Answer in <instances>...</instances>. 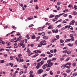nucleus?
Segmentation results:
<instances>
[{
	"label": "nucleus",
	"instance_id": "37998d69",
	"mask_svg": "<svg viewBox=\"0 0 77 77\" xmlns=\"http://www.w3.org/2000/svg\"><path fill=\"white\" fill-rule=\"evenodd\" d=\"M61 4V3H60V2H59L57 3V5H60Z\"/></svg>",
	"mask_w": 77,
	"mask_h": 77
},
{
	"label": "nucleus",
	"instance_id": "dca6fc26",
	"mask_svg": "<svg viewBox=\"0 0 77 77\" xmlns=\"http://www.w3.org/2000/svg\"><path fill=\"white\" fill-rule=\"evenodd\" d=\"M41 56H43V57H44L45 56V54H42L40 55Z\"/></svg>",
	"mask_w": 77,
	"mask_h": 77
},
{
	"label": "nucleus",
	"instance_id": "cd10ccee",
	"mask_svg": "<svg viewBox=\"0 0 77 77\" xmlns=\"http://www.w3.org/2000/svg\"><path fill=\"white\" fill-rule=\"evenodd\" d=\"M56 60V58L54 57L53 58V59L51 60L52 61H53V60Z\"/></svg>",
	"mask_w": 77,
	"mask_h": 77
},
{
	"label": "nucleus",
	"instance_id": "58836bf2",
	"mask_svg": "<svg viewBox=\"0 0 77 77\" xmlns=\"http://www.w3.org/2000/svg\"><path fill=\"white\" fill-rule=\"evenodd\" d=\"M34 77V75L32 74H31L30 75L29 77Z\"/></svg>",
	"mask_w": 77,
	"mask_h": 77
},
{
	"label": "nucleus",
	"instance_id": "0e129e2a",
	"mask_svg": "<svg viewBox=\"0 0 77 77\" xmlns=\"http://www.w3.org/2000/svg\"><path fill=\"white\" fill-rule=\"evenodd\" d=\"M72 23H75V20H72V21H71Z\"/></svg>",
	"mask_w": 77,
	"mask_h": 77
},
{
	"label": "nucleus",
	"instance_id": "5fc2aeb1",
	"mask_svg": "<svg viewBox=\"0 0 77 77\" xmlns=\"http://www.w3.org/2000/svg\"><path fill=\"white\" fill-rule=\"evenodd\" d=\"M1 63H4V60H1L0 61Z\"/></svg>",
	"mask_w": 77,
	"mask_h": 77
},
{
	"label": "nucleus",
	"instance_id": "a18cd8bd",
	"mask_svg": "<svg viewBox=\"0 0 77 77\" xmlns=\"http://www.w3.org/2000/svg\"><path fill=\"white\" fill-rule=\"evenodd\" d=\"M61 15H63V14H60L58 15V18H59V17H60Z\"/></svg>",
	"mask_w": 77,
	"mask_h": 77
},
{
	"label": "nucleus",
	"instance_id": "f3484780",
	"mask_svg": "<svg viewBox=\"0 0 77 77\" xmlns=\"http://www.w3.org/2000/svg\"><path fill=\"white\" fill-rule=\"evenodd\" d=\"M57 19H58V18H56L54 19H53L52 20V21H54V22L56 21H57Z\"/></svg>",
	"mask_w": 77,
	"mask_h": 77
},
{
	"label": "nucleus",
	"instance_id": "393cba45",
	"mask_svg": "<svg viewBox=\"0 0 77 77\" xmlns=\"http://www.w3.org/2000/svg\"><path fill=\"white\" fill-rule=\"evenodd\" d=\"M35 6H36L35 7V9H39V7H38V5H35Z\"/></svg>",
	"mask_w": 77,
	"mask_h": 77
},
{
	"label": "nucleus",
	"instance_id": "423d86ee",
	"mask_svg": "<svg viewBox=\"0 0 77 77\" xmlns=\"http://www.w3.org/2000/svg\"><path fill=\"white\" fill-rule=\"evenodd\" d=\"M66 64L65 65H63L62 66H61V68L63 69H64V68H65V67H66Z\"/></svg>",
	"mask_w": 77,
	"mask_h": 77
},
{
	"label": "nucleus",
	"instance_id": "c03bdc74",
	"mask_svg": "<svg viewBox=\"0 0 77 77\" xmlns=\"http://www.w3.org/2000/svg\"><path fill=\"white\" fill-rule=\"evenodd\" d=\"M50 74L51 75H53V71H51L50 72Z\"/></svg>",
	"mask_w": 77,
	"mask_h": 77
},
{
	"label": "nucleus",
	"instance_id": "de8ad7c7",
	"mask_svg": "<svg viewBox=\"0 0 77 77\" xmlns=\"http://www.w3.org/2000/svg\"><path fill=\"white\" fill-rule=\"evenodd\" d=\"M47 74L46 73H45L44 74H43V77H45L46 76H47Z\"/></svg>",
	"mask_w": 77,
	"mask_h": 77
},
{
	"label": "nucleus",
	"instance_id": "6ab92c4d",
	"mask_svg": "<svg viewBox=\"0 0 77 77\" xmlns=\"http://www.w3.org/2000/svg\"><path fill=\"white\" fill-rule=\"evenodd\" d=\"M54 17V16L52 15H50L49 18H53Z\"/></svg>",
	"mask_w": 77,
	"mask_h": 77
},
{
	"label": "nucleus",
	"instance_id": "c756f323",
	"mask_svg": "<svg viewBox=\"0 0 77 77\" xmlns=\"http://www.w3.org/2000/svg\"><path fill=\"white\" fill-rule=\"evenodd\" d=\"M71 39L72 41H74V37H72L71 38Z\"/></svg>",
	"mask_w": 77,
	"mask_h": 77
},
{
	"label": "nucleus",
	"instance_id": "2eb2a0df",
	"mask_svg": "<svg viewBox=\"0 0 77 77\" xmlns=\"http://www.w3.org/2000/svg\"><path fill=\"white\" fill-rule=\"evenodd\" d=\"M69 59H70V57H67L66 59L65 60L66 62H67V61H68V60H69Z\"/></svg>",
	"mask_w": 77,
	"mask_h": 77
},
{
	"label": "nucleus",
	"instance_id": "774afa93",
	"mask_svg": "<svg viewBox=\"0 0 77 77\" xmlns=\"http://www.w3.org/2000/svg\"><path fill=\"white\" fill-rule=\"evenodd\" d=\"M50 52H51V53H53V50H52L50 51Z\"/></svg>",
	"mask_w": 77,
	"mask_h": 77
},
{
	"label": "nucleus",
	"instance_id": "e2e57ef3",
	"mask_svg": "<svg viewBox=\"0 0 77 77\" xmlns=\"http://www.w3.org/2000/svg\"><path fill=\"white\" fill-rule=\"evenodd\" d=\"M41 29V27H39L38 28V31H40Z\"/></svg>",
	"mask_w": 77,
	"mask_h": 77
},
{
	"label": "nucleus",
	"instance_id": "4d7b16f0",
	"mask_svg": "<svg viewBox=\"0 0 77 77\" xmlns=\"http://www.w3.org/2000/svg\"><path fill=\"white\" fill-rule=\"evenodd\" d=\"M47 54H51V53L49 51H47L46 52Z\"/></svg>",
	"mask_w": 77,
	"mask_h": 77
},
{
	"label": "nucleus",
	"instance_id": "2f4dec72",
	"mask_svg": "<svg viewBox=\"0 0 77 77\" xmlns=\"http://www.w3.org/2000/svg\"><path fill=\"white\" fill-rule=\"evenodd\" d=\"M23 68H25L26 69V68H28V66H26V65H24L23 66Z\"/></svg>",
	"mask_w": 77,
	"mask_h": 77
},
{
	"label": "nucleus",
	"instance_id": "f257e3e1",
	"mask_svg": "<svg viewBox=\"0 0 77 77\" xmlns=\"http://www.w3.org/2000/svg\"><path fill=\"white\" fill-rule=\"evenodd\" d=\"M44 63V60H42L40 62L38 63H37V65L36 66V68H37V69H38L40 67H41V66L43 65V63Z\"/></svg>",
	"mask_w": 77,
	"mask_h": 77
},
{
	"label": "nucleus",
	"instance_id": "9d476101",
	"mask_svg": "<svg viewBox=\"0 0 77 77\" xmlns=\"http://www.w3.org/2000/svg\"><path fill=\"white\" fill-rule=\"evenodd\" d=\"M32 38L33 39H35V35H31Z\"/></svg>",
	"mask_w": 77,
	"mask_h": 77
},
{
	"label": "nucleus",
	"instance_id": "79ce46f5",
	"mask_svg": "<svg viewBox=\"0 0 77 77\" xmlns=\"http://www.w3.org/2000/svg\"><path fill=\"white\" fill-rule=\"evenodd\" d=\"M60 43H63L64 42V41L62 40V39H60Z\"/></svg>",
	"mask_w": 77,
	"mask_h": 77
},
{
	"label": "nucleus",
	"instance_id": "1a4fd4ad",
	"mask_svg": "<svg viewBox=\"0 0 77 77\" xmlns=\"http://www.w3.org/2000/svg\"><path fill=\"white\" fill-rule=\"evenodd\" d=\"M67 54L69 55L70 54H71V51L69 50L68 51H67Z\"/></svg>",
	"mask_w": 77,
	"mask_h": 77
},
{
	"label": "nucleus",
	"instance_id": "bb28decb",
	"mask_svg": "<svg viewBox=\"0 0 77 77\" xmlns=\"http://www.w3.org/2000/svg\"><path fill=\"white\" fill-rule=\"evenodd\" d=\"M51 60H48L47 61V63H49V62H51Z\"/></svg>",
	"mask_w": 77,
	"mask_h": 77
},
{
	"label": "nucleus",
	"instance_id": "412c9836",
	"mask_svg": "<svg viewBox=\"0 0 77 77\" xmlns=\"http://www.w3.org/2000/svg\"><path fill=\"white\" fill-rule=\"evenodd\" d=\"M56 38H57V39H59V35H56L55 36Z\"/></svg>",
	"mask_w": 77,
	"mask_h": 77
},
{
	"label": "nucleus",
	"instance_id": "a19ab883",
	"mask_svg": "<svg viewBox=\"0 0 77 77\" xmlns=\"http://www.w3.org/2000/svg\"><path fill=\"white\" fill-rule=\"evenodd\" d=\"M60 60L61 61H62V60H64V58H63V57L61 58H60Z\"/></svg>",
	"mask_w": 77,
	"mask_h": 77
},
{
	"label": "nucleus",
	"instance_id": "c9c22d12",
	"mask_svg": "<svg viewBox=\"0 0 77 77\" xmlns=\"http://www.w3.org/2000/svg\"><path fill=\"white\" fill-rule=\"evenodd\" d=\"M53 56V54H52L48 56L49 57H51Z\"/></svg>",
	"mask_w": 77,
	"mask_h": 77
},
{
	"label": "nucleus",
	"instance_id": "4468645a",
	"mask_svg": "<svg viewBox=\"0 0 77 77\" xmlns=\"http://www.w3.org/2000/svg\"><path fill=\"white\" fill-rule=\"evenodd\" d=\"M45 35V32H42V36H44Z\"/></svg>",
	"mask_w": 77,
	"mask_h": 77
},
{
	"label": "nucleus",
	"instance_id": "f704fd0d",
	"mask_svg": "<svg viewBox=\"0 0 77 77\" xmlns=\"http://www.w3.org/2000/svg\"><path fill=\"white\" fill-rule=\"evenodd\" d=\"M41 59H42L41 58H40L38 60H37L36 62H40V61H41Z\"/></svg>",
	"mask_w": 77,
	"mask_h": 77
},
{
	"label": "nucleus",
	"instance_id": "3c124183",
	"mask_svg": "<svg viewBox=\"0 0 77 77\" xmlns=\"http://www.w3.org/2000/svg\"><path fill=\"white\" fill-rule=\"evenodd\" d=\"M42 60H47V57H46L42 59Z\"/></svg>",
	"mask_w": 77,
	"mask_h": 77
},
{
	"label": "nucleus",
	"instance_id": "ea45409f",
	"mask_svg": "<svg viewBox=\"0 0 77 77\" xmlns=\"http://www.w3.org/2000/svg\"><path fill=\"white\" fill-rule=\"evenodd\" d=\"M50 69V68H48L47 69H46V71H49Z\"/></svg>",
	"mask_w": 77,
	"mask_h": 77
},
{
	"label": "nucleus",
	"instance_id": "338daca9",
	"mask_svg": "<svg viewBox=\"0 0 77 77\" xmlns=\"http://www.w3.org/2000/svg\"><path fill=\"white\" fill-rule=\"evenodd\" d=\"M40 38V36H39L38 37H37L36 38V39H39Z\"/></svg>",
	"mask_w": 77,
	"mask_h": 77
},
{
	"label": "nucleus",
	"instance_id": "72a5a7b5",
	"mask_svg": "<svg viewBox=\"0 0 77 77\" xmlns=\"http://www.w3.org/2000/svg\"><path fill=\"white\" fill-rule=\"evenodd\" d=\"M33 52H34V53H37L38 52V51L37 50H35V51H33Z\"/></svg>",
	"mask_w": 77,
	"mask_h": 77
},
{
	"label": "nucleus",
	"instance_id": "6e6d98bb",
	"mask_svg": "<svg viewBox=\"0 0 77 77\" xmlns=\"http://www.w3.org/2000/svg\"><path fill=\"white\" fill-rule=\"evenodd\" d=\"M2 50H3V51H4V50H5L4 49L0 48V52L2 51Z\"/></svg>",
	"mask_w": 77,
	"mask_h": 77
},
{
	"label": "nucleus",
	"instance_id": "aec40b11",
	"mask_svg": "<svg viewBox=\"0 0 77 77\" xmlns=\"http://www.w3.org/2000/svg\"><path fill=\"white\" fill-rule=\"evenodd\" d=\"M38 47H42V44L40 43L38 44Z\"/></svg>",
	"mask_w": 77,
	"mask_h": 77
},
{
	"label": "nucleus",
	"instance_id": "680f3d73",
	"mask_svg": "<svg viewBox=\"0 0 77 77\" xmlns=\"http://www.w3.org/2000/svg\"><path fill=\"white\" fill-rule=\"evenodd\" d=\"M32 73H33V71H30L29 72V74H32Z\"/></svg>",
	"mask_w": 77,
	"mask_h": 77
},
{
	"label": "nucleus",
	"instance_id": "9b49d317",
	"mask_svg": "<svg viewBox=\"0 0 77 77\" xmlns=\"http://www.w3.org/2000/svg\"><path fill=\"white\" fill-rule=\"evenodd\" d=\"M44 42H46V41H45V40H43V41L41 42L40 43L42 44H43V43H44Z\"/></svg>",
	"mask_w": 77,
	"mask_h": 77
},
{
	"label": "nucleus",
	"instance_id": "052dcab7",
	"mask_svg": "<svg viewBox=\"0 0 77 77\" xmlns=\"http://www.w3.org/2000/svg\"><path fill=\"white\" fill-rule=\"evenodd\" d=\"M45 21H48V19L47 18H45Z\"/></svg>",
	"mask_w": 77,
	"mask_h": 77
},
{
	"label": "nucleus",
	"instance_id": "c85d7f7f",
	"mask_svg": "<svg viewBox=\"0 0 77 77\" xmlns=\"http://www.w3.org/2000/svg\"><path fill=\"white\" fill-rule=\"evenodd\" d=\"M19 62H24V60L23 59H21L19 61Z\"/></svg>",
	"mask_w": 77,
	"mask_h": 77
},
{
	"label": "nucleus",
	"instance_id": "a211bd4d",
	"mask_svg": "<svg viewBox=\"0 0 77 77\" xmlns=\"http://www.w3.org/2000/svg\"><path fill=\"white\" fill-rule=\"evenodd\" d=\"M32 18H33V17H28V20H32Z\"/></svg>",
	"mask_w": 77,
	"mask_h": 77
},
{
	"label": "nucleus",
	"instance_id": "0eeeda50",
	"mask_svg": "<svg viewBox=\"0 0 77 77\" xmlns=\"http://www.w3.org/2000/svg\"><path fill=\"white\" fill-rule=\"evenodd\" d=\"M43 38L44 39H48V37L46 36H44V37H43Z\"/></svg>",
	"mask_w": 77,
	"mask_h": 77
},
{
	"label": "nucleus",
	"instance_id": "473e14b6",
	"mask_svg": "<svg viewBox=\"0 0 77 77\" xmlns=\"http://www.w3.org/2000/svg\"><path fill=\"white\" fill-rule=\"evenodd\" d=\"M70 71H71V70H70V69L66 71V72L67 73H69V72H70Z\"/></svg>",
	"mask_w": 77,
	"mask_h": 77
},
{
	"label": "nucleus",
	"instance_id": "5701e85b",
	"mask_svg": "<svg viewBox=\"0 0 77 77\" xmlns=\"http://www.w3.org/2000/svg\"><path fill=\"white\" fill-rule=\"evenodd\" d=\"M77 73H73V75L74 76V77H75L76 75H77Z\"/></svg>",
	"mask_w": 77,
	"mask_h": 77
},
{
	"label": "nucleus",
	"instance_id": "13d9d810",
	"mask_svg": "<svg viewBox=\"0 0 77 77\" xmlns=\"http://www.w3.org/2000/svg\"><path fill=\"white\" fill-rule=\"evenodd\" d=\"M33 65L34 66H36V63H34L33 64Z\"/></svg>",
	"mask_w": 77,
	"mask_h": 77
},
{
	"label": "nucleus",
	"instance_id": "8fccbe9b",
	"mask_svg": "<svg viewBox=\"0 0 77 77\" xmlns=\"http://www.w3.org/2000/svg\"><path fill=\"white\" fill-rule=\"evenodd\" d=\"M32 55V52H30L29 53V54H28V56H31Z\"/></svg>",
	"mask_w": 77,
	"mask_h": 77
},
{
	"label": "nucleus",
	"instance_id": "4be33fe9",
	"mask_svg": "<svg viewBox=\"0 0 77 77\" xmlns=\"http://www.w3.org/2000/svg\"><path fill=\"white\" fill-rule=\"evenodd\" d=\"M53 28V27L51 26L50 25L48 26V29H52Z\"/></svg>",
	"mask_w": 77,
	"mask_h": 77
},
{
	"label": "nucleus",
	"instance_id": "f8f14e48",
	"mask_svg": "<svg viewBox=\"0 0 77 77\" xmlns=\"http://www.w3.org/2000/svg\"><path fill=\"white\" fill-rule=\"evenodd\" d=\"M71 40V39H67L65 40V42H68V41H70Z\"/></svg>",
	"mask_w": 77,
	"mask_h": 77
},
{
	"label": "nucleus",
	"instance_id": "20e7f679",
	"mask_svg": "<svg viewBox=\"0 0 77 77\" xmlns=\"http://www.w3.org/2000/svg\"><path fill=\"white\" fill-rule=\"evenodd\" d=\"M37 72L38 74H41L43 72V70L42 69H40L37 71Z\"/></svg>",
	"mask_w": 77,
	"mask_h": 77
},
{
	"label": "nucleus",
	"instance_id": "6e6552de",
	"mask_svg": "<svg viewBox=\"0 0 77 77\" xmlns=\"http://www.w3.org/2000/svg\"><path fill=\"white\" fill-rule=\"evenodd\" d=\"M57 41V39L55 38L52 39V43H53V42H54V41Z\"/></svg>",
	"mask_w": 77,
	"mask_h": 77
},
{
	"label": "nucleus",
	"instance_id": "bf43d9fd",
	"mask_svg": "<svg viewBox=\"0 0 77 77\" xmlns=\"http://www.w3.org/2000/svg\"><path fill=\"white\" fill-rule=\"evenodd\" d=\"M10 59H11V60H12L13 59H14V58H13V57H12V56H11L10 57Z\"/></svg>",
	"mask_w": 77,
	"mask_h": 77
},
{
	"label": "nucleus",
	"instance_id": "b1692460",
	"mask_svg": "<svg viewBox=\"0 0 77 77\" xmlns=\"http://www.w3.org/2000/svg\"><path fill=\"white\" fill-rule=\"evenodd\" d=\"M66 68H67V69H70L71 68V66H66Z\"/></svg>",
	"mask_w": 77,
	"mask_h": 77
},
{
	"label": "nucleus",
	"instance_id": "7c9ffc66",
	"mask_svg": "<svg viewBox=\"0 0 77 77\" xmlns=\"http://www.w3.org/2000/svg\"><path fill=\"white\" fill-rule=\"evenodd\" d=\"M13 26L12 28H13V29H14V30H16V29H17L16 27H15V26Z\"/></svg>",
	"mask_w": 77,
	"mask_h": 77
},
{
	"label": "nucleus",
	"instance_id": "e433bc0d",
	"mask_svg": "<svg viewBox=\"0 0 77 77\" xmlns=\"http://www.w3.org/2000/svg\"><path fill=\"white\" fill-rule=\"evenodd\" d=\"M69 37L70 38H73V34H71L69 35Z\"/></svg>",
	"mask_w": 77,
	"mask_h": 77
},
{
	"label": "nucleus",
	"instance_id": "a878e982",
	"mask_svg": "<svg viewBox=\"0 0 77 77\" xmlns=\"http://www.w3.org/2000/svg\"><path fill=\"white\" fill-rule=\"evenodd\" d=\"M66 65H68L69 66H70L71 65V63H67L66 64Z\"/></svg>",
	"mask_w": 77,
	"mask_h": 77
},
{
	"label": "nucleus",
	"instance_id": "7ed1b4c3",
	"mask_svg": "<svg viewBox=\"0 0 77 77\" xmlns=\"http://www.w3.org/2000/svg\"><path fill=\"white\" fill-rule=\"evenodd\" d=\"M47 68H50L53 65V63L52 62H49L48 64Z\"/></svg>",
	"mask_w": 77,
	"mask_h": 77
},
{
	"label": "nucleus",
	"instance_id": "49530a36",
	"mask_svg": "<svg viewBox=\"0 0 77 77\" xmlns=\"http://www.w3.org/2000/svg\"><path fill=\"white\" fill-rule=\"evenodd\" d=\"M72 5H69L68 6V8H72Z\"/></svg>",
	"mask_w": 77,
	"mask_h": 77
},
{
	"label": "nucleus",
	"instance_id": "864d4df0",
	"mask_svg": "<svg viewBox=\"0 0 77 77\" xmlns=\"http://www.w3.org/2000/svg\"><path fill=\"white\" fill-rule=\"evenodd\" d=\"M63 75L64 77H66L67 76V75L65 73L63 74Z\"/></svg>",
	"mask_w": 77,
	"mask_h": 77
},
{
	"label": "nucleus",
	"instance_id": "f03ea898",
	"mask_svg": "<svg viewBox=\"0 0 77 77\" xmlns=\"http://www.w3.org/2000/svg\"><path fill=\"white\" fill-rule=\"evenodd\" d=\"M23 44H24V41H21V42L20 43L18 44V47H21V46L23 45L22 48H24V47H25L26 45H23Z\"/></svg>",
	"mask_w": 77,
	"mask_h": 77
},
{
	"label": "nucleus",
	"instance_id": "ddd939ff",
	"mask_svg": "<svg viewBox=\"0 0 77 77\" xmlns=\"http://www.w3.org/2000/svg\"><path fill=\"white\" fill-rule=\"evenodd\" d=\"M68 45L69 46V47H72V46H73V44H70L69 43V44H68Z\"/></svg>",
	"mask_w": 77,
	"mask_h": 77
},
{
	"label": "nucleus",
	"instance_id": "603ef678",
	"mask_svg": "<svg viewBox=\"0 0 77 77\" xmlns=\"http://www.w3.org/2000/svg\"><path fill=\"white\" fill-rule=\"evenodd\" d=\"M58 32H59V30H58V29H56V31L55 32L56 33H58Z\"/></svg>",
	"mask_w": 77,
	"mask_h": 77
},
{
	"label": "nucleus",
	"instance_id": "39448f33",
	"mask_svg": "<svg viewBox=\"0 0 77 77\" xmlns=\"http://www.w3.org/2000/svg\"><path fill=\"white\" fill-rule=\"evenodd\" d=\"M47 66V63H46L42 67V68L43 69H45L46 67Z\"/></svg>",
	"mask_w": 77,
	"mask_h": 77
},
{
	"label": "nucleus",
	"instance_id": "69168bd1",
	"mask_svg": "<svg viewBox=\"0 0 77 77\" xmlns=\"http://www.w3.org/2000/svg\"><path fill=\"white\" fill-rule=\"evenodd\" d=\"M74 8H75V9H77V6L76 5H75L74 7Z\"/></svg>",
	"mask_w": 77,
	"mask_h": 77
},
{
	"label": "nucleus",
	"instance_id": "4c0bfd02",
	"mask_svg": "<svg viewBox=\"0 0 77 77\" xmlns=\"http://www.w3.org/2000/svg\"><path fill=\"white\" fill-rule=\"evenodd\" d=\"M63 53H67V50H66V51H63Z\"/></svg>",
	"mask_w": 77,
	"mask_h": 77
},
{
	"label": "nucleus",
	"instance_id": "09e8293b",
	"mask_svg": "<svg viewBox=\"0 0 77 77\" xmlns=\"http://www.w3.org/2000/svg\"><path fill=\"white\" fill-rule=\"evenodd\" d=\"M62 23L63 24H64L65 23H66L67 22L65 20H64L63 21Z\"/></svg>",
	"mask_w": 77,
	"mask_h": 77
}]
</instances>
